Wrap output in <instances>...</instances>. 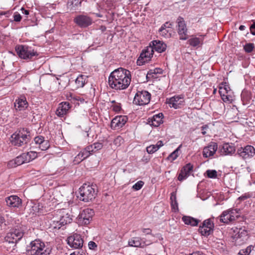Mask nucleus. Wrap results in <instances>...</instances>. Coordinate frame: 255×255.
Masks as SVG:
<instances>
[{"label": "nucleus", "instance_id": "39448f33", "mask_svg": "<svg viewBox=\"0 0 255 255\" xmlns=\"http://www.w3.org/2000/svg\"><path fill=\"white\" fill-rule=\"evenodd\" d=\"M15 50L19 57L25 60H31L38 55L32 47L26 45H16Z\"/></svg>", "mask_w": 255, "mask_h": 255}, {"label": "nucleus", "instance_id": "338daca9", "mask_svg": "<svg viewBox=\"0 0 255 255\" xmlns=\"http://www.w3.org/2000/svg\"><path fill=\"white\" fill-rule=\"evenodd\" d=\"M142 231L143 233L147 235H150L151 234V230L150 229H143Z\"/></svg>", "mask_w": 255, "mask_h": 255}, {"label": "nucleus", "instance_id": "13d9d810", "mask_svg": "<svg viewBox=\"0 0 255 255\" xmlns=\"http://www.w3.org/2000/svg\"><path fill=\"white\" fill-rule=\"evenodd\" d=\"M86 147H87V150H89L91 154H92L94 152H95L97 151V150H96V149H95L96 147H95L94 144H91L90 145L87 146Z\"/></svg>", "mask_w": 255, "mask_h": 255}, {"label": "nucleus", "instance_id": "7ed1b4c3", "mask_svg": "<svg viewBox=\"0 0 255 255\" xmlns=\"http://www.w3.org/2000/svg\"><path fill=\"white\" fill-rule=\"evenodd\" d=\"M12 144L17 146L27 143L30 139L29 131L24 128H20L11 135Z\"/></svg>", "mask_w": 255, "mask_h": 255}, {"label": "nucleus", "instance_id": "e2e57ef3", "mask_svg": "<svg viewBox=\"0 0 255 255\" xmlns=\"http://www.w3.org/2000/svg\"><path fill=\"white\" fill-rule=\"evenodd\" d=\"M209 128V127L207 125H203V126L201 127V130H202V134L203 135H206V133H207V132H206V130L207 129H208Z\"/></svg>", "mask_w": 255, "mask_h": 255}, {"label": "nucleus", "instance_id": "a878e982", "mask_svg": "<svg viewBox=\"0 0 255 255\" xmlns=\"http://www.w3.org/2000/svg\"><path fill=\"white\" fill-rule=\"evenodd\" d=\"M221 154L223 155H232L235 151V147L232 144L225 143L220 149Z\"/></svg>", "mask_w": 255, "mask_h": 255}, {"label": "nucleus", "instance_id": "423d86ee", "mask_svg": "<svg viewBox=\"0 0 255 255\" xmlns=\"http://www.w3.org/2000/svg\"><path fill=\"white\" fill-rule=\"evenodd\" d=\"M239 214V211L237 209H229L224 211L219 216L220 221L228 224L237 219L240 216Z\"/></svg>", "mask_w": 255, "mask_h": 255}, {"label": "nucleus", "instance_id": "bf43d9fd", "mask_svg": "<svg viewBox=\"0 0 255 255\" xmlns=\"http://www.w3.org/2000/svg\"><path fill=\"white\" fill-rule=\"evenodd\" d=\"M172 24L169 22H166L163 24L160 28L170 29L171 28Z\"/></svg>", "mask_w": 255, "mask_h": 255}, {"label": "nucleus", "instance_id": "ddd939ff", "mask_svg": "<svg viewBox=\"0 0 255 255\" xmlns=\"http://www.w3.org/2000/svg\"><path fill=\"white\" fill-rule=\"evenodd\" d=\"M74 22L81 28H86L92 24V19L86 15H78L74 19Z\"/></svg>", "mask_w": 255, "mask_h": 255}, {"label": "nucleus", "instance_id": "603ef678", "mask_svg": "<svg viewBox=\"0 0 255 255\" xmlns=\"http://www.w3.org/2000/svg\"><path fill=\"white\" fill-rule=\"evenodd\" d=\"M44 138L43 136H38L34 138V141L36 144H38L39 146L43 141V140H44Z\"/></svg>", "mask_w": 255, "mask_h": 255}, {"label": "nucleus", "instance_id": "0e129e2a", "mask_svg": "<svg viewBox=\"0 0 255 255\" xmlns=\"http://www.w3.org/2000/svg\"><path fill=\"white\" fill-rule=\"evenodd\" d=\"M94 144L95 145V147H96L95 149L96 150H97V151H98L99 150L102 149L103 146V144L102 143L95 142Z\"/></svg>", "mask_w": 255, "mask_h": 255}, {"label": "nucleus", "instance_id": "5701e85b", "mask_svg": "<svg viewBox=\"0 0 255 255\" xmlns=\"http://www.w3.org/2000/svg\"><path fill=\"white\" fill-rule=\"evenodd\" d=\"M143 240L139 237H134L130 239L128 242V244L130 247L144 248L146 246L150 244H146L145 241H142Z\"/></svg>", "mask_w": 255, "mask_h": 255}, {"label": "nucleus", "instance_id": "58836bf2", "mask_svg": "<svg viewBox=\"0 0 255 255\" xmlns=\"http://www.w3.org/2000/svg\"><path fill=\"white\" fill-rule=\"evenodd\" d=\"M253 248V247L252 246H250L248 247L246 249L241 250L238 254L239 255H249Z\"/></svg>", "mask_w": 255, "mask_h": 255}, {"label": "nucleus", "instance_id": "f257e3e1", "mask_svg": "<svg viewBox=\"0 0 255 255\" xmlns=\"http://www.w3.org/2000/svg\"><path fill=\"white\" fill-rule=\"evenodd\" d=\"M131 82V74L130 71L119 68L115 70L109 77V85L110 87L116 90H121L127 89Z\"/></svg>", "mask_w": 255, "mask_h": 255}, {"label": "nucleus", "instance_id": "6e6d98bb", "mask_svg": "<svg viewBox=\"0 0 255 255\" xmlns=\"http://www.w3.org/2000/svg\"><path fill=\"white\" fill-rule=\"evenodd\" d=\"M171 206L172 210H173L174 212H176L178 210L177 200L174 201V202H171Z\"/></svg>", "mask_w": 255, "mask_h": 255}, {"label": "nucleus", "instance_id": "0eeeda50", "mask_svg": "<svg viewBox=\"0 0 255 255\" xmlns=\"http://www.w3.org/2000/svg\"><path fill=\"white\" fill-rule=\"evenodd\" d=\"M232 230L236 233L232 237L236 246H241L246 243L248 239V232L246 230L237 227L233 228Z\"/></svg>", "mask_w": 255, "mask_h": 255}, {"label": "nucleus", "instance_id": "f704fd0d", "mask_svg": "<svg viewBox=\"0 0 255 255\" xmlns=\"http://www.w3.org/2000/svg\"><path fill=\"white\" fill-rule=\"evenodd\" d=\"M241 98L244 104H247L251 99V93L247 91H243L241 94Z\"/></svg>", "mask_w": 255, "mask_h": 255}, {"label": "nucleus", "instance_id": "aec40b11", "mask_svg": "<svg viewBox=\"0 0 255 255\" xmlns=\"http://www.w3.org/2000/svg\"><path fill=\"white\" fill-rule=\"evenodd\" d=\"M6 205L11 208H19L22 205V200L16 195H11L5 198Z\"/></svg>", "mask_w": 255, "mask_h": 255}, {"label": "nucleus", "instance_id": "69168bd1", "mask_svg": "<svg viewBox=\"0 0 255 255\" xmlns=\"http://www.w3.org/2000/svg\"><path fill=\"white\" fill-rule=\"evenodd\" d=\"M251 33L255 35V23H254L250 27Z\"/></svg>", "mask_w": 255, "mask_h": 255}, {"label": "nucleus", "instance_id": "4468645a", "mask_svg": "<svg viewBox=\"0 0 255 255\" xmlns=\"http://www.w3.org/2000/svg\"><path fill=\"white\" fill-rule=\"evenodd\" d=\"M239 155L246 159L253 157L255 154V149L252 145H247L238 150Z\"/></svg>", "mask_w": 255, "mask_h": 255}, {"label": "nucleus", "instance_id": "79ce46f5", "mask_svg": "<svg viewBox=\"0 0 255 255\" xmlns=\"http://www.w3.org/2000/svg\"><path fill=\"white\" fill-rule=\"evenodd\" d=\"M144 182L142 181H138L132 186V189L135 191L140 190L144 185Z\"/></svg>", "mask_w": 255, "mask_h": 255}, {"label": "nucleus", "instance_id": "72a5a7b5", "mask_svg": "<svg viewBox=\"0 0 255 255\" xmlns=\"http://www.w3.org/2000/svg\"><path fill=\"white\" fill-rule=\"evenodd\" d=\"M86 79L87 77L85 75H80L78 76L75 80V84L77 88H79L83 87L86 83Z\"/></svg>", "mask_w": 255, "mask_h": 255}, {"label": "nucleus", "instance_id": "9d476101", "mask_svg": "<svg viewBox=\"0 0 255 255\" xmlns=\"http://www.w3.org/2000/svg\"><path fill=\"white\" fill-rule=\"evenodd\" d=\"M153 47L151 46V43H150L148 46H147L145 49L142 50L137 60V64L141 66L150 61L153 56Z\"/></svg>", "mask_w": 255, "mask_h": 255}, {"label": "nucleus", "instance_id": "8fccbe9b", "mask_svg": "<svg viewBox=\"0 0 255 255\" xmlns=\"http://www.w3.org/2000/svg\"><path fill=\"white\" fill-rule=\"evenodd\" d=\"M112 110L116 112H119L121 110V106L120 103H117L111 106Z\"/></svg>", "mask_w": 255, "mask_h": 255}, {"label": "nucleus", "instance_id": "c03bdc74", "mask_svg": "<svg viewBox=\"0 0 255 255\" xmlns=\"http://www.w3.org/2000/svg\"><path fill=\"white\" fill-rule=\"evenodd\" d=\"M254 47H255V46H254V43H249L246 44L244 46V48L245 51L246 52L250 53V52H252Z\"/></svg>", "mask_w": 255, "mask_h": 255}, {"label": "nucleus", "instance_id": "a18cd8bd", "mask_svg": "<svg viewBox=\"0 0 255 255\" xmlns=\"http://www.w3.org/2000/svg\"><path fill=\"white\" fill-rule=\"evenodd\" d=\"M170 31V29H163V28H159V32L160 35L161 36L165 37H168L170 35V34L169 33V32Z\"/></svg>", "mask_w": 255, "mask_h": 255}, {"label": "nucleus", "instance_id": "7c9ffc66", "mask_svg": "<svg viewBox=\"0 0 255 255\" xmlns=\"http://www.w3.org/2000/svg\"><path fill=\"white\" fill-rule=\"evenodd\" d=\"M163 145V141L159 140L156 144H152L146 147V151L149 154H152L157 151Z\"/></svg>", "mask_w": 255, "mask_h": 255}, {"label": "nucleus", "instance_id": "774afa93", "mask_svg": "<svg viewBox=\"0 0 255 255\" xmlns=\"http://www.w3.org/2000/svg\"><path fill=\"white\" fill-rule=\"evenodd\" d=\"M170 200H171V202H174V201L176 200V195L173 192H172L171 194Z\"/></svg>", "mask_w": 255, "mask_h": 255}, {"label": "nucleus", "instance_id": "2f4dec72", "mask_svg": "<svg viewBox=\"0 0 255 255\" xmlns=\"http://www.w3.org/2000/svg\"><path fill=\"white\" fill-rule=\"evenodd\" d=\"M25 163L22 155L17 156L14 159L10 160L8 163V166L9 167H14Z\"/></svg>", "mask_w": 255, "mask_h": 255}, {"label": "nucleus", "instance_id": "09e8293b", "mask_svg": "<svg viewBox=\"0 0 255 255\" xmlns=\"http://www.w3.org/2000/svg\"><path fill=\"white\" fill-rule=\"evenodd\" d=\"M27 152L28 153L29 157V159H30V161L34 160L37 157V153L36 151H31Z\"/></svg>", "mask_w": 255, "mask_h": 255}, {"label": "nucleus", "instance_id": "f8f14e48", "mask_svg": "<svg viewBox=\"0 0 255 255\" xmlns=\"http://www.w3.org/2000/svg\"><path fill=\"white\" fill-rule=\"evenodd\" d=\"M23 232L19 229L11 230L7 234L5 241L9 243H16L22 238Z\"/></svg>", "mask_w": 255, "mask_h": 255}, {"label": "nucleus", "instance_id": "dca6fc26", "mask_svg": "<svg viewBox=\"0 0 255 255\" xmlns=\"http://www.w3.org/2000/svg\"><path fill=\"white\" fill-rule=\"evenodd\" d=\"M217 149V143L212 141L207 146L204 147L202 151L203 156L205 158L212 157L215 154Z\"/></svg>", "mask_w": 255, "mask_h": 255}, {"label": "nucleus", "instance_id": "473e14b6", "mask_svg": "<svg viewBox=\"0 0 255 255\" xmlns=\"http://www.w3.org/2000/svg\"><path fill=\"white\" fill-rule=\"evenodd\" d=\"M214 229L210 228L208 227H205L203 225H201L199 228V232L201 233L202 236L207 237L210 235L211 233L213 232Z\"/></svg>", "mask_w": 255, "mask_h": 255}, {"label": "nucleus", "instance_id": "de8ad7c7", "mask_svg": "<svg viewBox=\"0 0 255 255\" xmlns=\"http://www.w3.org/2000/svg\"><path fill=\"white\" fill-rule=\"evenodd\" d=\"M85 159L84 158L82 153L80 152L75 157L74 159V161L76 163H79Z\"/></svg>", "mask_w": 255, "mask_h": 255}, {"label": "nucleus", "instance_id": "f3484780", "mask_svg": "<svg viewBox=\"0 0 255 255\" xmlns=\"http://www.w3.org/2000/svg\"><path fill=\"white\" fill-rule=\"evenodd\" d=\"M126 116H119L114 118L111 123V128L113 129H119L122 128L127 122Z\"/></svg>", "mask_w": 255, "mask_h": 255}, {"label": "nucleus", "instance_id": "b1692460", "mask_svg": "<svg viewBox=\"0 0 255 255\" xmlns=\"http://www.w3.org/2000/svg\"><path fill=\"white\" fill-rule=\"evenodd\" d=\"M163 114L162 113H159L154 115L150 118H148V123L151 126L157 127L163 123Z\"/></svg>", "mask_w": 255, "mask_h": 255}, {"label": "nucleus", "instance_id": "6e6552de", "mask_svg": "<svg viewBox=\"0 0 255 255\" xmlns=\"http://www.w3.org/2000/svg\"><path fill=\"white\" fill-rule=\"evenodd\" d=\"M94 215L93 209L86 208L80 212L77 217V222L80 225H88Z\"/></svg>", "mask_w": 255, "mask_h": 255}, {"label": "nucleus", "instance_id": "4be33fe9", "mask_svg": "<svg viewBox=\"0 0 255 255\" xmlns=\"http://www.w3.org/2000/svg\"><path fill=\"white\" fill-rule=\"evenodd\" d=\"M70 108V104L68 102H62L59 104L56 111V115L59 117H63L68 113Z\"/></svg>", "mask_w": 255, "mask_h": 255}, {"label": "nucleus", "instance_id": "cd10ccee", "mask_svg": "<svg viewBox=\"0 0 255 255\" xmlns=\"http://www.w3.org/2000/svg\"><path fill=\"white\" fill-rule=\"evenodd\" d=\"M204 35H200V37H192L188 40L189 45L193 47H199L203 44Z\"/></svg>", "mask_w": 255, "mask_h": 255}, {"label": "nucleus", "instance_id": "864d4df0", "mask_svg": "<svg viewBox=\"0 0 255 255\" xmlns=\"http://www.w3.org/2000/svg\"><path fill=\"white\" fill-rule=\"evenodd\" d=\"M221 86H222L223 88L225 89V90L229 93H231V94H232V92L231 91V90L228 84H227V83H222Z\"/></svg>", "mask_w": 255, "mask_h": 255}, {"label": "nucleus", "instance_id": "412c9836", "mask_svg": "<svg viewBox=\"0 0 255 255\" xmlns=\"http://www.w3.org/2000/svg\"><path fill=\"white\" fill-rule=\"evenodd\" d=\"M167 100H168L167 103L169 105L170 107L175 109L179 108L184 102V98L182 95L175 96Z\"/></svg>", "mask_w": 255, "mask_h": 255}, {"label": "nucleus", "instance_id": "1a4fd4ad", "mask_svg": "<svg viewBox=\"0 0 255 255\" xmlns=\"http://www.w3.org/2000/svg\"><path fill=\"white\" fill-rule=\"evenodd\" d=\"M151 95L146 91H137L133 103L137 105L142 106L148 104L150 100Z\"/></svg>", "mask_w": 255, "mask_h": 255}, {"label": "nucleus", "instance_id": "2eb2a0df", "mask_svg": "<svg viewBox=\"0 0 255 255\" xmlns=\"http://www.w3.org/2000/svg\"><path fill=\"white\" fill-rule=\"evenodd\" d=\"M177 22L178 23L177 31L180 36V39L186 40L187 39V29L183 18L179 17L177 19Z\"/></svg>", "mask_w": 255, "mask_h": 255}, {"label": "nucleus", "instance_id": "680f3d73", "mask_svg": "<svg viewBox=\"0 0 255 255\" xmlns=\"http://www.w3.org/2000/svg\"><path fill=\"white\" fill-rule=\"evenodd\" d=\"M88 246L90 249L94 250L97 247L96 244L93 241H90L88 244Z\"/></svg>", "mask_w": 255, "mask_h": 255}, {"label": "nucleus", "instance_id": "052dcab7", "mask_svg": "<svg viewBox=\"0 0 255 255\" xmlns=\"http://www.w3.org/2000/svg\"><path fill=\"white\" fill-rule=\"evenodd\" d=\"M251 197V195L249 194H245L244 195H242L241 196L238 198V200L240 201H244L247 199H248Z\"/></svg>", "mask_w": 255, "mask_h": 255}, {"label": "nucleus", "instance_id": "4d7b16f0", "mask_svg": "<svg viewBox=\"0 0 255 255\" xmlns=\"http://www.w3.org/2000/svg\"><path fill=\"white\" fill-rule=\"evenodd\" d=\"M14 20L16 22H19L21 20V16L17 12H15L13 15Z\"/></svg>", "mask_w": 255, "mask_h": 255}, {"label": "nucleus", "instance_id": "9b49d317", "mask_svg": "<svg viewBox=\"0 0 255 255\" xmlns=\"http://www.w3.org/2000/svg\"><path fill=\"white\" fill-rule=\"evenodd\" d=\"M68 245L72 248L75 249H81L84 243L83 239L80 235L74 234L69 237L67 239Z\"/></svg>", "mask_w": 255, "mask_h": 255}, {"label": "nucleus", "instance_id": "20e7f679", "mask_svg": "<svg viewBox=\"0 0 255 255\" xmlns=\"http://www.w3.org/2000/svg\"><path fill=\"white\" fill-rule=\"evenodd\" d=\"M96 186L93 185L84 184L79 188V198L80 200L88 202L92 201L95 198L96 194L95 191Z\"/></svg>", "mask_w": 255, "mask_h": 255}, {"label": "nucleus", "instance_id": "a19ab883", "mask_svg": "<svg viewBox=\"0 0 255 255\" xmlns=\"http://www.w3.org/2000/svg\"><path fill=\"white\" fill-rule=\"evenodd\" d=\"M50 146V144L48 140H43L41 144L39 145V148H40L42 150H46Z\"/></svg>", "mask_w": 255, "mask_h": 255}, {"label": "nucleus", "instance_id": "f03ea898", "mask_svg": "<svg viewBox=\"0 0 255 255\" xmlns=\"http://www.w3.org/2000/svg\"><path fill=\"white\" fill-rule=\"evenodd\" d=\"M27 252L28 255H49L51 249L38 239L31 242L30 249Z\"/></svg>", "mask_w": 255, "mask_h": 255}, {"label": "nucleus", "instance_id": "4c0bfd02", "mask_svg": "<svg viewBox=\"0 0 255 255\" xmlns=\"http://www.w3.org/2000/svg\"><path fill=\"white\" fill-rule=\"evenodd\" d=\"M202 225L210 228H214V224L211 219H208L203 221Z\"/></svg>", "mask_w": 255, "mask_h": 255}, {"label": "nucleus", "instance_id": "bb28decb", "mask_svg": "<svg viewBox=\"0 0 255 255\" xmlns=\"http://www.w3.org/2000/svg\"><path fill=\"white\" fill-rule=\"evenodd\" d=\"M219 93L222 98V100L224 102L231 103L233 101L232 94L229 93L227 92L225 89L223 88L222 86H220L219 87Z\"/></svg>", "mask_w": 255, "mask_h": 255}, {"label": "nucleus", "instance_id": "ea45409f", "mask_svg": "<svg viewBox=\"0 0 255 255\" xmlns=\"http://www.w3.org/2000/svg\"><path fill=\"white\" fill-rule=\"evenodd\" d=\"M206 174L210 178H216L217 177V172L215 170H207Z\"/></svg>", "mask_w": 255, "mask_h": 255}, {"label": "nucleus", "instance_id": "e433bc0d", "mask_svg": "<svg viewBox=\"0 0 255 255\" xmlns=\"http://www.w3.org/2000/svg\"><path fill=\"white\" fill-rule=\"evenodd\" d=\"M181 145H180L176 149H175L173 152L170 153L169 156L167 157V159L171 160V161L175 160L179 155L178 152L179 150V148Z\"/></svg>", "mask_w": 255, "mask_h": 255}, {"label": "nucleus", "instance_id": "37998d69", "mask_svg": "<svg viewBox=\"0 0 255 255\" xmlns=\"http://www.w3.org/2000/svg\"><path fill=\"white\" fill-rule=\"evenodd\" d=\"M51 227L53 229H59L63 225L62 224H60V222L58 220H53L50 223Z\"/></svg>", "mask_w": 255, "mask_h": 255}, {"label": "nucleus", "instance_id": "6ab92c4d", "mask_svg": "<svg viewBox=\"0 0 255 255\" xmlns=\"http://www.w3.org/2000/svg\"><path fill=\"white\" fill-rule=\"evenodd\" d=\"M14 106L16 111H24L28 107V103L24 96H20L16 99L14 103Z\"/></svg>", "mask_w": 255, "mask_h": 255}, {"label": "nucleus", "instance_id": "c85d7f7f", "mask_svg": "<svg viewBox=\"0 0 255 255\" xmlns=\"http://www.w3.org/2000/svg\"><path fill=\"white\" fill-rule=\"evenodd\" d=\"M72 221V216L68 213H65L64 211H62V214L60 216L59 222L60 224H62L63 226L71 223Z\"/></svg>", "mask_w": 255, "mask_h": 255}, {"label": "nucleus", "instance_id": "c9c22d12", "mask_svg": "<svg viewBox=\"0 0 255 255\" xmlns=\"http://www.w3.org/2000/svg\"><path fill=\"white\" fill-rule=\"evenodd\" d=\"M81 4L79 0H69L68 2L67 5L68 8L71 10H75V7L78 6Z\"/></svg>", "mask_w": 255, "mask_h": 255}, {"label": "nucleus", "instance_id": "393cba45", "mask_svg": "<svg viewBox=\"0 0 255 255\" xmlns=\"http://www.w3.org/2000/svg\"><path fill=\"white\" fill-rule=\"evenodd\" d=\"M151 46L153 47V50L158 53L164 52L166 49V44L162 41L159 40H153L151 42Z\"/></svg>", "mask_w": 255, "mask_h": 255}, {"label": "nucleus", "instance_id": "49530a36", "mask_svg": "<svg viewBox=\"0 0 255 255\" xmlns=\"http://www.w3.org/2000/svg\"><path fill=\"white\" fill-rule=\"evenodd\" d=\"M124 142V139L121 136H118L114 140V144L117 146H120Z\"/></svg>", "mask_w": 255, "mask_h": 255}, {"label": "nucleus", "instance_id": "c756f323", "mask_svg": "<svg viewBox=\"0 0 255 255\" xmlns=\"http://www.w3.org/2000/svg\"><path fill=\"white\" fill-rule=\"evenodd\" d=\"M182 220L183 221L185 224L187 225H190L193 227L197 226L200 221L198 219L187 216H184L182 218Z\"/></svg>", "mask_w": 255, "mask_h": 255}, {"label": "nucleus", "instance_id": "3c124183", "mask_svg": "<svg viewBox=\"0 0 255 255\" xmlns=\"http://www.w3.org/2000/svg\"><path fill=\"white\" fill-rule=\"evenodd\" d=\"M80 152L82 153L85 159L88 157L91 154H92L89 150H87V147Z\"/></svg>", "mask_w": 255, "mask_h": 255}, {"label": "nucleus", "instance_id": "a211bd4d", "mask_svg": "<svg viewBox=\"0 0 255 255\" xmlns=\"http://www.w3.org/2000/svg\"><path fill=\"white\" fill-rule=\"evenodd\" d=\"M193 166L191 163L186 164L180 170L178 180L182 181L190 176L193 171Z\"/></svg>", "mask_w": 255, "mask_h": 255}, {"label": "nucleus", "instance_id": "5fc2aeb1", "mask_svg": "<svg viewBox=\"0 0 255 255\" xmlns=\"http://www.w3.org/2000/svg\"><path fill=\"white\" fill-rule=\"evenodd\" d=\"M23 159L25 163H28L30 161L28 152H25L21 154Z\"/></svg>", "mask_w": 255, "mask_h": 255}]
</instances>
